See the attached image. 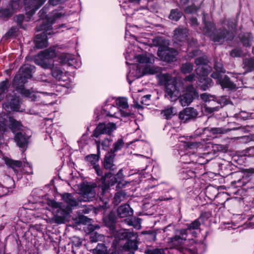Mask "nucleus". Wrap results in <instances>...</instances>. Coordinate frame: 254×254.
<instances>
[{"instance_id": "4468645a", "label": "nucleus", "mask_w": 254, "mask_h": 254, "mask_svg": "<svg viewBox=\"0 0 254 254\" xmlns=\"http://www.w3.org/2000/svg\"><path fill=\"white\" fill-rule=\"evenodd\" d=\"M33 66L29 64H25L21 67L19 73L16 74L13 79L14 84L21 86L26 81L27 79L32 77Z\"/></svg>"}, {"instance_id": "72a5a7b5", "label": "nucleus", "mask_w": 254, "mask_h": 254, "mask_svg": "<svg viewBox=\"0 0 254 254\" xmlns=\"http://www.w3.org/2000/svg\"><path fill=\"white\" fill-rule=\"evenodd\" d=\"M244 68L246 72H249L254 69V59H245L243 62Z\"/></svg>"}, {"instance_id": "8fccbe9b", "label": "nucleus", "mask_w": 254, "mask_h": 254, "mask_svg": "<svg viewBox=\"0 0 254 254\" xmlns=\"http://www.w3.org/2000/svg\"><path fill=\"white\" fill-rule=\"evenodd\" d=\"M122 197H124L123 195L120 192L116 193L114 196V203L115 205H118L121 201Z\"/></svg>"}, {"instance_id": "2eb2a0df", "label": "nucleus", "mask_w": 254, "mask_h": 254, "mask_svg": "<svg viewBox=\"0 0 254 254\" xmlns=\"http://www.w3.org/2000/svg\"><path fill=\"white\" fill-rule=\"evenodd\" d=\"M123 176L122 170L121 169L115 176L112 175L111 173H108L105 174V176H102L101 181L103 193H105L108 188L115 184L118 182V179H121Z\"/></svg>"}, {"instance_id": "052dcab7", "label": "nucleus", "mask_w": 254, "mask_h": 254, "mask_svg": "<svg viewBox=\"0 0 254 254\" xmlns=\"http://www.w3.org/2000/svg\"><path fill=\"white\" fill-rule=\"evenodd\" d=\"M93 168H94L98 176H102V172L100 169V167L98 165H95L93 166Z\"/></svg>"}, {"instance_id": "b1692460", "label": "nucleus", "mask_w": 254, "mask_h": 254, "mask_svg": "<svg viewBox=\"0 0 254 254\" xmlns=\"http://www.w3.org/2000/svg\"><path fill=\"white\" fill-rule=\"evenodd\" d=\"M3 185H0V196L7 194L11 187L14 185V181L11 178L8 176L3 177Z\"/></svg>"}, {"instance_id": "5701e85b", "label": "nucleus", "mask_w": 254, "mask_h": 254, "mask_svg": "<svg viewBox=\"0 0 254 254\" xmlns=\"http://www.w3.org/2000/svg\"><path fill=\"white\" fill-rule=\"evenodd\" d=\"M198 115V113L193 108H186L183 112L179 114V118L184 122L188 120L196 118Z\"/></svg>"}, {"instance_id": "e2e57ef3", "label": "nucleus", "mask_w": 254, "mask_h": 254, "mask_svg": "<svg viewBox=\"0 0 254 254\" xmlns=\"http://www.w3.org/2000/svg\"><path fill=\"white\" fill-rule=\"evenodd\" d=\"M190 24L192 26H193L194 28L197 25V19L196 18L192 17L190 19Z\"/></svg>"}, {"instance_id": "aec40b11", "label": "nucleus", "mask_w": 254, "mask_h": 254, "mask_svg": "<svg viewBox=\"0 0 254 254\" xmlns=\"http://www.w3.org/2000/svg\"><path fill=\"white\" fill-rule=\"evenodd\" d=\"M212 77L218 79L219 84L221 85L222 88H227L230 89H233L240 87L239 84L237 85L234 83L232 81H230L228 76L225 75L223 78L221 75L217 73H213L211 74Z\"/></svg>"}, {"instance_id": "4c0bfd02", "label": "nucleus", "mask_w": 254, "mask_h": 254, "mask_svg": "<svg viewBox=\"0 0 254 254\" xmlns=\"http://www.w3.org/2000/svg\"><path fill=\"white\" fill-rule=\"evenodd\" d=\"M182 13L178 10H172L169 16V18L173 20L178 21L182 16Z\"/></svg>"}, {"instance_id": "39448f33", "label": "nucleus", "mask_w": 254, "mask_h": 254, "mask_svg": "<svg viewBox=\"0 0 254 254\" xmlns=\"http://www.w3.org/2000/svg\"><path fill=\"white\" fill-rule=\"evenodd\" d=\"M62 198L64 202L67 204L66 207H64L61 203L56 201H51V205L54 208V211L56 212L54 220L58 224L64 223L68 221L71 211V208L76 206L80 202L79 199L69 193L63 194Z\"/></svg>"}, {"instance_id": "09e8293b", "label": "nucleus", "mask_w": 254, "mask_h": 254, "mask_svg": "<svg viewBox=\"0 0 254 254\" xmlns=\"http://www.w3.org/2000/svg\"><path fill=\"white\" fill-rule=\"evenodd\" d=\"M242 55V52L239 49H235L230 53V55L232 57H239Z\"/></svg>"}, {"instance_id": "0eeeda50", "label": "nucleus", "mask_w": 254, "mask_h": 254, "mask_svg": "<svg viewBox=\"0 0 254 254\" xmlns=\"http://www.w3.org/2000/svg\"><path fill=\"white\" fill-rule=\"evenodd\" d=\"M203 21L205 25L203 29L204 34L209 36L214 42L222 43L225 40L233 39L234 34L232 31L234 30L236 27L235 20L228 23V27L229 29H231V30L230 32L227 31L226 33L224 30L219 29L216 31L213 23L206 21L205 15L203 16Z\"/></svg>"}, {"instance_id": "680f3d73", "label": "nucleus", "mask_w": 254, "mask_h": 254, "mask_svg": "<svg viewBox=\"0 0 254 254\" xmlns=\"http://www.w3.org/2000/svg\"><path fill=\"white\" fill-rule=\"evenodd\" d=\"M93 168H94L98 176H102V172L100 169V167L98 165H95L93 166Z\"/></svg>"}, {"instance_id": "1a4fd4ad", "label": "nucleus", "mask_w": 254, "mask_h": 254, "mask_svg": "<svg viewBox=\"0 0 254 254\" xmlns=\"http://www.w3.org/2000/svg\"><path fill=\"white\" fill-rule=\"evenodd\" d=\"M168 40L160 37V60L170 62L173 61L177 55V52L168 47Z\"/></svg>"}, {"instance_id": "423d86ee", "label": "nucleus", "mask_w": 254, "mask_h": 254, "mask_svg": "<svg viewBox=\"0 0 254 254\" xmlns=\"http://www.w3.org/2000/svg\"><path fill=\"white\" fill-rule=\"evenodd\" d=\"M55 50L54 48H49L41 52L34 57L35 63L42 67L52 69L53 76L59 81H67L68 79L67 73L64 72L60 67H54L53 62L49 59L56 56Z\"/></svg>"}, {"instance_id": "f03ea898", "label": "nucleus", "mask_w": 254, "mask_h": 254, "mask_svg": "<svg viewBox=\"0 0 254 254\" xmlns=\"http://www.w3.org/2000/svg\"><path fill=\"white\" fill-rule=\"evenodd\" d=\"M127 60L131 61L132 59H136L138 64L132 65L127 75V79L129 84L136 78H139L144 74H153L157 72L158 68L154 65L155 58L151 54L138 55L135 56L134 53L127 51L126 55Z\"/></svg>"}, {"instance_id": "dca6fc26", "label": "nucleus", "mask_w": 254, "mask_h": 254, "mask_svg": "<svg viewBox=\"0 0 254 254\" xmlns=\"http://www.w3.org/2000/svg\"><path fill=\"white\" fill-rule=\"evenodd\" d=\"M46 0H23L28 18L45 2Z\"/></svg>"}, {"instance_id": "f704fd0d", "label": "nucleus", "mask_w": 254, "mask_h": 254, "mask_svg": "<svg viewBox=\"0 0 254 254\" xmlns=\"http://www.w3.org/2000/svg\"><path fill=\"white\" fill-rule=\"evenodd\" d=\"M116 105L118 106L119 109H126L128 107L127 100L126 98L119 97L116 99Z\"/></svg>"}, {"instance_id": "338daca9", "label": "nucleus", "mask_w": 254, "mask_h": 254, "mask_svg": "<svg viewBox=\"0 0 254 254\" xmlns=\"http://www.w3.org/2000/svg\"><path fill=\"white\" fill-rule=\"evenodd\" d=\"M61 0H49V3L53 5H56L58 4H59Z\"/></svg>"}, {"instance_id": "a19ab883", "label": "nucleus", "mask_w": 254, "mask_h": 254, "mask_svg": "<svg viewBox=\"0 0 254 254\" xmlns=\"http://www.w3.org/2000/svg\"><path fill=\"white\" fill-rule=\"evenodd\" d=\"M124 142L123 140L121 138L119 139L117 142H116L114 145V148L113 150H111V152H116L119 150H120L124 146Z\"/></svg>"}, {"instance_id": "c03bdc74", "label": "nucleus", "mask_w": 254, "mask_h": 254, "mask_svg": "<svg viewBox=\"0 0 254 254\" xmlns=\"http://www.w3.org/2000/svg\"><path fill=\"white\" fill-rule=\"evenodd\" d=\"M214 68L216 71L215 73H217L220 75V73H224L225 72V70L223 68L222 63L220 62H216L214 64Z\"/></svg>"}, {"instance_id": "9b49d317", "label": "nucleus", "mask_w": 254, "mask_h": 254, "mask_svg": "<svg viewBox=\"0 0 254 254\" xmlns=\"http://www.w3.org/2000/svg\"><path fill=\"white\" fill-rule=\"evenodd\" d=\"M13 132L20 130L21 128V124L15 120L13 118L9 117L7 114H0V133L5 131L7 123Z\"/></svg>"}, {"instance_id": "c9c22d12", "label": "nucleus", "mask_w": 254, "mask_h": 254, "mask_svg": "<svg viewBox=\"0 0 254 254\" xmlns=\"http://www.w3.org/2000/svg\"><path fill=\"white\" fill-rule=\"evenodd\" d=\"M93 252L94 254H108L107 249L103 244H99Z\"/></svg>"}, {"instance_id": "de8ad7c7", "label": "nucleus", "mask_w": 254, "mask_h": 254, "mask_svg": "<svg viewBox=\"0 0 254 254\" xmlns=\"http://www.w3.org/2000/svg\"><path fill=\"white\" fill-rule=\"evenodd\" d=\"M89 219H88L86 216L81 215L77 219L75 220V222L78 224H85L89 222Z\"/></svg>"}, {"instance_id": "a878e982", "label": "nucleus", "mask_w": 254, "mask_h": 254, "mask_svg": "<svg viewBox=\"0 0 254 254\" xmlns=\"http://www.w3.org/2000/svg\"><path fill=\"white\" fill-rule=\"evenodd\" d=\"M28 136L20 131L15 134L14 140L20 148H24L28 143Z\"/></svg>"}, {"instance_id": "ea45409f", "label": "nucleus", "mask_w": 254, "mask_h": 254, "mask_svg": "<svg viewBox=\"0 0 254 254\" xmlns=\"http://www.w3.org/2000/svg\"><path fill=\"white\" fill-rule=\"evenodd\" d=\"M86 160L92 164L93 166L96 165V163L99 160V157L96 154H90L86 157Z\"/></svg>"}, {"instance_id": "2f4dec72", "label": "nucleus", "mask_w": 254, "mask_h": 254, "mask_svg": "<svg viewBox=\"0 0 254 254\" xmlns=\"http://www.w3.org/2000/svg\"><path fill=\"white\" fill-rule=\"evenodd\" d=\"M240 40L244 46L248 47L252 45L253 38L250 33H247L240 37Z\"/></svg>"}, {"instance_id": "58836bf2", "label": "nucleus", "mask_w": 254, "mask_h": 254, "mask_svg": "<svg viewBox=\"0 0 254 254\" xmlns=\"http://www.w3.org/2000/svg\"><path fill=\"white\" fill-rule=\"evenodd\" d=\"M176 113V110L172 107L167 108L162 112V114H163V115L165 116V118L167 119H169Z\"/></svg>"}, {"instance_id": "6e6552de", "label": "nucleus", "mask_w": 254, "mask_h": 254, "mask_svg": "<svg viewBox=\"0 0 254 254\" xmlns=\"http://www.w3.org/2000/svg\"><path fill=\"white\" fill-rule=\"evenodd\" d=\"M207 60L204 57H200L196 59L195 62L197 65L195 69L196 74L198 76L199 85L203 90H205L211 83V79L207 77L211 70V67L208 65Z\"/></svg>"}, {"instance_id": "bb28decb", "label": "nucleus", "mask_w": 254, "mask_h": 254, "mask_svg": "<svg viewBox=\"0 0 254 254\" xmlns=\"http://www.w3.org/2000/svg\"><path fill=\"white\" fill-rule=\"evenodd\" d=\"M117 212L120 217L124 218L132 215L133 210L128 204H124L118 208Z\"/></svg>"}, {"instance_id": "412c9836", "label": "nucleus", "mask_w": 254, "mask_h": 254, "mask_svg": "<svg viewBox=\"0 0 254 254\" xmlns=\"http://www.w3.org/2000/svg\"><path fill=\"white\" fill-rule=\"evenodd\" d=\"M228 103L229 100L225 96L221 97L219 99L216 98V105L215 107L205 106L203 107L202 111H204L205 112L210 114L214 112L217 111L220 107Z\"/></svg>"}, {"instance_id": "bf43d9fd", "label": "nucleus", "mask_w": 254, "mask_h": 254, "mask_svg": "<svg viewBox=\"0 0 254 254\" xmlns=\"http://www.w3.org/2000/svg\"><path fill=\"white\" fill-rule=\"evenodd\" d=\"M239 116L240 117L243 118L244 120H246L250 117V115L249 113L243 111L240 113Z\"/></svg>"}, {"instance_id": "c756f323", "label": "nucleus", "mask_w": 254, "mask_h": 254, "mask_svg": "<svg viewBox=\"0 0 254 254\" xmlns=\"http://www.w3.org/2000/svg\"><path fill=\"white\" fill-rule=\"evenodd\" d=\"M201 99L205 102L207 103L208 104H206L204 106H207L208 107H215L216 105V97L211 96L206 93L201 94Z\"/></svg>"}, {"instance_id": "0e129e2a", "label": "nucleus", "mask_w": 254, "mask_h": 254, "mask_svg": "<svg viewBox=\"0 0 254 254\" xmlns=\"http://www.w3.org/2000/svg\"><path fill=\"white\" fill-rule=\"evenodd\" d=\"M150 95H147L143 96L141 98V100L140 101L141 104L145 105H148V103H144V100L145 99V100H148L150 99Z\"/></svg>"}, {"instance_id": "c85d7f7f", "label": "nucleus", "mask_w": 254, "mask_h": 254, "mask_svg": "<svg viewBox=\"0 0 254 254\" xmlns=\"http://www.w3.org/2000/svg\"><path fill=\"white\" fill-rule=\"evenodd\" d=\"M9 86V84L7 80H4L0 83V102L4 99L5 96L6 100L9 101L10 97L7 95L5 96Z\"/></svg>"}, {"instance_id": "774afa93", "label": "nucleus", "mask_w": 254, "mask_h": 254, "mask_svg": "<svg viewBox=\"0 0 254 254\" xmlns=\"http://www.w3.org/2000/svg\"><path fill=\"white\" fill-rule=\"evenodd\" d=\"M194 76L192 75H190L186 77V81H191L193 80Z\"/></svg>"}, {"instance_id": "79ce46f5", "label": "nucleus", "mask_w": 254, "mask_h": 254, "mask_svg": "<svg viewBox=\"0 0 254 254\" xmlns=\"http://www.w3.org/2000/svg\"><path fill=\"white\" fill-rule=\"evenodd\" d=\"M103 237V235L99 234L96 232H92L90 234V239L91 241L96 242L102 240Z\"/></svg>"}, {"instance_id": "603ef678", "label": "nucleus", "mask_w": 254, "mask_h": 254, "mask_svg": "<svg viewBox=\"0 0 254 254\" xmlns=\"http://www.w3.org/2000/svg\"><path fill=\"white\" fill-rule=\"evenodd\" d=\"M185 12L188 13H192L196 11L197 8L194 5L189 6L185 9Z\"/></svg>"}, {"instance_id": "f8f14e48", "label": "nucleus", "mask_w": 254, "mask_h": 254, "mask_svg": "<svg viewBox=\"0 0 254 254\" xmlns=\"http://www.w3.org/2000/svg\"><path fill=\"white\" fill-rule=\"evenodd\" d=\"M96 185H90L89 183H84L82 184L80 188L79 193L81 198L80 201H91L93 200L96 197V191L95 188Z\"/></svg>"}, {"instance_id": "4be33fe9", "label": "nucleus", "mask_w": 254, "mask_h": 254, "mask_svg": "<svg viewBox=\"0 0 254 254\" xmlns=\"http://www.w3.org/2000/svg\"><path fill=\"white\" fill-rule=\"evenodd\" d=\"M107 116L114 117L116 118H119L120 117H132L134 113L131 111L125 112L119 109L118 107L114 106H111L110 109L107 114Z\"/></svg>"}, {"instance_id": "ddd939ff", "label": "nucleus", "mask_w": 254, "mask_h": 254, "mask_svg": "<svg viewBox=\"0 0 254 254\" xmlns=\"http://www.w3.org/2000/svg\"><path fill=\"white\" fill-rule=\"evenodd\" d=\"M119 235L121 239H127L128 241L126 245L127 248L132 250L137 249V233L128 230H122L119 232Z\"/></svg>"}, {"instance_id": "49530a36", "label": "nucleus", "mask_w": 254, "mask_h": 254, "mask_svg": "<svg viewBox=\"0 0 254 254\" xmlns=\"http://www.w3.org/2000/svg\"><path fill=\"white\" fill-rule=\"evenodd\" d=\"M22 3V0H11V6L13 10H16Z\"/></svg>"}, {"instance_id": "a211bd4d", "label": "nucleus", "mask_w": 254, "mask_h": 254, "mask_svg": "<svg viewBox=\"0 0 254 254\" xmlns=\"http://www.w3.org/2000/svg\"><path fill=\"white\" fill-rule=\"evenodd\" d=\"M22 93L25 97H28L31 101H39L42 96H49L53 98L56 97V94L54 93L44 91L34 92L30 90H24Z\"/></svg>"}, {"instance_id": "37998d69", "label": "nucleus", "mask_w": 254, "mask_h": 254, "mask_svg": "<svg viewBox=\"0 0 254 254\" xmlns=\"http://www.w3.org/2000/svg\"><path fill=\"white\" fill-rule=\"evenodd\" d=\"M181 70L184 73H190L192 70V65L191 64L186 63L182 65Z\"/></svg>"}, {"instance_id": "7ed1b4c3", "label": "nucleus", "mask_w": 254, "mask_h": 254, "mask_svg": "<svg viewBox=\"0 0 254 254\" xmlns=\"http://www.w3.org/2000/svg\"><path fill=\"white\" fill-rule=\"evenodd\" d=\"M175 80L169 74L160 73V84L165 86L166 96L172 101H176L180 97V102L183 106H188L193 99L198 97L195 89L191 85H188L185 93L180 96V91L177 89Z\"/></svg>"}, {"instance_id": "6e6d98bb", "label": "nucleus", "mask_w": 254, "mask_h": 254, "mask_svg": "<svg viewBox=\"0 0 254 254\" xmlns=\"http://www.w3.org/2000/svg\"><path fill=\"white\" fill-rule=\"evenodd\" d=\"M145 253L146 254H159L158 249H147L145 251Z\"/></svg>"}, {"instance_id": "7c9ffc66", "label": "nucleus", "mask_w": 254, "mask_h": 254, "mask_svg": "<svg viewBox=\"0 0 254 254\" xmlns=\"http://www.w3.org/2000/svg\"><path fill=\"white\" fill-rule=\"evenodd\" d=\"M114 154L113 152H108L105 156L104 166L106 169H111L113 166V158Z\"/></svg>"}, {"instance_id": "20e7f679", "label": "nucleus", "mask_w": 254, "mask_h": 254, "mask_svg": "<svg viewBox=\"0 0 254 254\" xmlns=\"http://www.w3.org/2000/svg\"><path fill=\"white\" fill-rule=\"evenodd\" d=\"M46 10V7L45 6L39 12L41 19L39 21L40 25L37 27V31H41L42 32L37 34L34 40L36 47L39 49L44 48L48 46L47 35L53 33L51 31L52 25L56 18L62 15L61 13L54 12L52 15L47 16Z\"/></svg>"}, {"instance_id": "3c124183", "label": "nucleus", "mask_w": 254, "mask_h": 254, "mask_svg": "<svg viewBox=\"0 0 254 254\" xmlns=\"http://www.w3.org/2000/svg\"><path fill=\"white\" fill-rule=\"evenodd\" d=\"M129 5L127 3L125 2L121 5V7L126 11V14L127 15H132L133 13L129 11Z\"/></svg>"}, {"instance_id": "13d9d810", "label": "nucleus", "mask_w": 254, "mask_h": 254, "mask_svg": "<svg viewBox=\"0 0 254 254\" xmlns=\"http://www.w3.org/2000/svg\"><path fill=\"white\" fill-rule=\"evenodd\" d=\"M23 166L24 168H26L25 171L27 173L30 174L32 173V168L29 163L24 162Z\"/></svg>"}, {"instance_id": "f3484780", "label": "nucleus", "mask_w": 254, "mask_h": 254, "mask_svg": "<svg viewBox=\"0 0 254 254\" xmlns=\"http://www.w3.org/2000/svg\"><path fill=\"white\" fill-rule=\"evenodd\" d=\"M116 129V124L113 123L100 124L95 129L93 136L97 138L102 134H110Z\"/></svg>"}, {"instance_id": "4d7b16f0", "label": "nucleus", "mask_w": 254, "mask_h": 254, "mask_svg": "<svg viewBox=\"0 0 254 254\" xmlns=\"http://www.w3.org/2000/svg\"><path fill=\"white\" fill-rule=\"evenodd\" d=\"M15 18L17 24L20 26L21 23L24 19V16L22 14L18 15L15 17Z\"/></svg>"}, {"instance_id": "69168bd1", "label": "nucleus", "mask_w": 254, "mask_h": 254, "mask_svg": "<svg viewBox=\"0 0 254 254\" xmlns=\"http://www.w3.org/2000/svg\"><path fill=\"white\" fill-rule=\"evenodd\" d=\"M16 29L15 28H11L7 32V35L8 37L11 36L12 34L16 32Z\"/></svg>"}, {"instance_id": "393cba45", "label": "nucleus", "mask_w": 254, "mask_h": 254, "mask_svg": "<svg viewBox=\"0 0 254 254\" xmlns=\"http://www.w3.org/2000/svg\"><path fill=\"white\" fill-rule=\"evenodd\" d=\"M188 30L179 27L174 31V40L177 42H185L188 36Z\"/></svg>"}, {"instance_id": "f257e3e1", "label": "nucleus", "mask_w": 254, "mask_h": 254, "mask_svg": "<svg viewBox=\"0 0 254 254\" xmlns=\"http://www.w3.org/2000/svg\"><path fill=\"white\" fill-rule=\"evenodd\" d=\"M200 224L198 219H196L191 223L188 224L186 229L178 231L175 238L169 239L170 243L173 247V249L171 250V252H169L167 249H160V254H190L191 250L188 247L190 244H192L194 241L191 238L189 237V235L196 237V231L198 229Z\"/></svg>"}, {"instance_id": "9d476101", "label": "nucleus", "mask_w": 254, "mask_h": 254, "mask_svg": "<svg viewBox=\"0 0 254 254\" xmlns=\"http://www.w3.org/2000/svg\"><path fill=\"white\" fill-rule=\"evenodd\" d=\"M183 145L185 148L187 154L189 155H193L196 153L197 155H199L200 157L204 158V156L208 154V152H202L207 147V144L205 143L202 144L199 142L184 141Z\"/></svg>"}, {"instance_id": "6ab92c4d", "label": "nucleus", "mask_w": 254, "mask_h": 254, "mask_svg": "<svg viewBox=\"0 0 254 254\" xmlns=\"http://www.w3.org/2000/svg\"><path fill=\"white\" fill-rule=\"evenodd\" d=\"M60 62L62 64H67L70 66H73L74 67H79L80 66V62L75 57V56L64 54L60 56L59 58Z\"/></svg>"}, {"instance_id": "e433bc0d", "label": "nucleus", "mask_w": 254, "mask_h": 254, "mask_svg": "<svg viewBox=\"0 0 254 254\" xmlns=\"http://www.w3.org/2000/svg\"><path fill=\"white\" fill-rule=\"evenodd\" d=\"M141 221L140 218H134L131 220H127V223L129 226H131L135 229H139L141 228Z\"/></svg>"}, {"instance_id": "864d4df0", "label": "nucleus", "mask_w": 254, "mask_h": 254, "mask_svg": "<svg viewBox=\"0 0 254 254\" xmlns=\"http://www.w3.org/2000/svg\"><path fill=\"white\" fill-rule=\"evenodd\" d=\"M211 132L213 134H223L225 131L221 128H211Z\"/></svg>"}, {"instance_id": "a18cd8bd", "label": "nucleus", "mask_w": 254, "mask_h": 254, "mask_svg": "<svg viewBox=\"0 0 254 254\" xmlns=\"http://www.w3.org/2000/svg\"><path fill=\"white\" fill-rule=\"evenodd\" d=\"M111 140L108 137L105 138L101 142V145L104 150H107L110 145Z\"/></svg>"}, {"instance_id": "473e14b6", "label": "nucleus", "mask_w": 254, "mask_h": 254, "mask_svg": "<svg viewBox=\"0 0 254 254\" xmlns=\"http://www.w3.org/2000/svg\"><path fill=\"white\" fill-rule=\"evenodd\" d=\"M4 161L6 164L12 168L15 172L17 171L16 168H20L22 166V163L19 161H15L6 158L4 159Z\"/></svg>"}, {"instance_id": "5fc2aeb1", "label": "nucleus", "mask_w": 254, "mask_h": 254, "mask_svg": "<svg viewBox=\"0 0 254 254\" xmlns=\"http://www.w3.org/2000/svg\"><path fill=\"white\" fill-rule=\"evenodd\" d=\"M132 97L134 98V99L135 100V98L136 99L135 101H134V104H133V106L134 107H135V108H137V109H141L142 108V106L140 105V104H139V103L137 102V100H138L137 98V94L134 93L132 94Z\"/></svg>"}, {"instance_id": "cd10ccee", "label": "nucleus", "mask_w": 254, "mask_h": 254, "mask_svg": "<svg viewBox=\"0 0 254 254\" xmlns=\"http://www.w3.org/2000/svg\"><path fill=\"white\" fill-rule=\"evenodd\" d=\"M10 100L9 103L5 102L3 104V107L7 109L10 108L12 111H18L19 109V99L16 97H12Z\"/></svg>"}]
</instances>
